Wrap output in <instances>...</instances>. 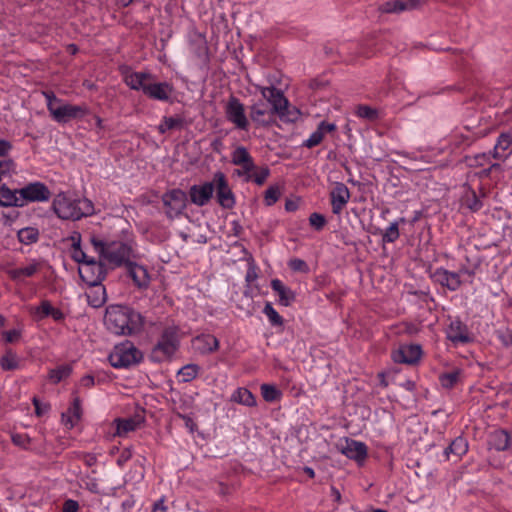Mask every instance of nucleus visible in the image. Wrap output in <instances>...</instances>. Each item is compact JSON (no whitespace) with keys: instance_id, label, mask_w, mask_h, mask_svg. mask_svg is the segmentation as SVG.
I'll use <instances>...</instances> for the list:
<instances>
[{"instance_id":"1","label":"nucleus","mask_w":512,"mask_h":512,"mask_svg":"<svg viewBox=\"0 0 512 512\" xmlns=\"http://www.w3.org/2000/svg\"><path fill=\"white\" fill-rule=\"evenodd\" d=\"M261 99L250 106V118L258 127H266L274 123L275 115L284 122H296L300 111L290 107L283 93L275 87L259 86Z\"/></svg>"},{"instance_id":"2","label":"nucleus","mask_w":512,"mask_h":512,"mask_svg":"<svg viewBox=\"0 0 512 512\" xmlns=\"http://www.w3.org/2000/svg\"><path fill=\"white\" fill-rule=\"evenodd\" d=\"M91 244L100 260L116 266L122 264L127 265L132 260H136L140 257L133 240L105 243L93 237L91 238Z\"/></svg>"},{"instance_id":"3","label":"nucleus","mask_w":512,"mask_h":512,"mask_svg":"<svg viewBox=\"0 0 512 512\" xmlns=\"http://www.w3.org/2000/svg\"><path fill=\"white\" fill-rule=\"evenodd\" d=\"M104 323L116 335H129L138 332L143 324L142 316L121 305H111L106 309Z\"/></svg>"},{"instance_id":"4","label":"nucleus","mask_w":512,"mask_h":512,"mask_svg":"<svg viewBox=\"0 0 512 512\" xmlns=\"http://www.w3.org/2000/svg\"><path fill=\"white\" fill-rule=\"evenodd\" d=\"M71 240V257L74 261L79 263L78 272L81 279L86 284H96L103 281L105 278V269L101 261H96L95 258L81 247V235L77 232L73 233L70 237Z\"/></svg>"},{"instance_id":"5","label":"nucleus","mask_w":512,"mask_h":512,"mask_svg":"<svg viewBox=\"0 0 512 512\" xmlns=\"http://www.w3.org/2000/svg\"><path fill=\"white\" fill-rule=\"evenodd\" d=\"M124 82L133 90L142 91L149 98L168 101L174 91L168 82H155L154 77L145 72L128 71L124 74Z\"/></svg>"},{"instance_id":"6","label":"nucleus","mask_w":512,"mask_h":512,"mask_svg":"<svg viewBox=\"0 0 512 512\" xmlns=\"http://www.w3.org/2000/svg\"><path fill=\"white\" fill-rule=\"evenodd\" d=\"M53 211L63 220H79L94 213V205L87 198H73L59 193L52 202Z\"/></svg>"},{"instance_id":"7","label":"nucleus","mask_w":512,"mask_h":512,"mask_svg":"<svg viewBox=\"0 0 512 512\" xmlns=\"http://www.w3.org/2000/svg\"><path fill=\"white\" fill-rule=\"evenodd\" d=\"M44 96L48 111L58 123H67L74 119H81L89 113L86 105H73L64 102L51 92H45Z\"/></svg>"},{"instance_id":"8","label":"nucleus","mask_w":512,"mask_h":512,"mask_svg":"<svg viewBox=\"0 0 512 512\" xmlns=\"http://www.w3.org/2000/svg\"><path fill=\"white\" fill-rule=\"evenodd\" d=\"M143 355L130 341H124L114 346L109 354V362L115 368H127L139 363Z\"/></svg>"},{"instance_id":"9","label":"nucleus","mask_w":512,"mask_h":512,"mask_svg":"<svg viewBox=\"0 0 512 512\" xmlns=\"http://www.w3.org/2000/svg\"><path fill=\"white\" fill-rule=\"evenodd\" d=\"M178 348L177 334L173 330H166L151 352V359L163 362L170 359Z\"/></svg>"},{"instance_id":"10","label":"nucleus","mask_w":512,"mask_h":512,"mask_svg":"<svg viewBox=\"0 0 512 512\" xmlns=\"http://www.w3.org/2000/svg\"><path fill=\"white\" fill-rule=\"evenodd\" d=\"M225 115L237 129L248 130L249 119L246 115L245 106L236 97H230L225 106Z\"/></svg>"},{"instance_id":"11","label":"nucleus","mask_w":512,"mask_h":512,"mask_svg":"<svg viewBox=\"0 0 512 512\" xmlns=\"http://www.w3.org/2000/svg\"><path fill=\"white\" fill-rule=\"evenodd\" d=\"M214 190H216L217 200L221 207L231 209L235 206V196L224 173L216 172L214 174Z\"/></svg>"},{"instance_id":"12","label":"nucleus","mask_w":512,"mask_h":512,"mask_svg":"<svg viewBox=\"0 0 512 512\" xmlns=\"http://www.w3.org/2000/svg\"><path fill=\"white\" fill-rule=\"evenodd\" d=\"M339 451L347 458L363 464L368 453L365 443L353 439H344L338 444Z\"/></svg>"},{"instance_id":"13","label":"nucleus","mask_w":512,"mask_h":512,"mask_svg":"<svg viewBox=\"0 0 512 512\" xmlns=\"http://www.w3.org/2000/svg\"><path fill=\"white\" fill-rule=\"evenodd\" d=\"M23 206L29 202H46L51 196L49 188L41 182H32L21 188Z\"/></svg>"},{"instance_id":"14","label":"nucleus","mask_w":512,"mask_h":512,"mask_svg":"<svg viewBox=\"0 0 512 512\" xmlns=\"http://www.w3.org/2000/svg\"><path fill=\"white\" fill-rule=\"evenodd\" d=\"M187 195L180 189H173L163 196V203L170 217L181 214L186 208Z\"/></svg>"},{"instance_id":"15","label":"nucleus","mask_w":512,"mask_h":512,"mask_svg":"<svg viewBox=\"0 0 512 512\" xmlns=\"http://www.w3.org/2000/svg\"><path fill=\"white\" fill-rule=\"evenodd\" d=\"M143 422L144 416L142 413H136L132 417L117 418L113 421L115 426L113 436L125 437L128 433L138 429Z\"/></svg>"},{"instance_id":"16","label":"nucleus","mask_w":512,"mask_h":512,"mask_svg":"<svg viewBox=\"0 0 512 512\" xmlns=\"http://www.w3.org/2000/svg\"><path fill=\"white\" fill-rule=\"evenodd\" d=\"M214 193V180L199 185H193L189 190L190 200L197 206L206 205Z\"/></svg>"},{"instance_id":"17","label":"nucleus","mask_w":512,"mask_h":512,"mask_svg":"<svg viewBox=\"0 0 512 512\" xmlns=\"http://www.w3.org/2000/svg\"><path fill=\"white\" fill-rule=\"evenodd\" d=\"M422 354L419 345H402L392 353V359L396 363L414 364Z\"/></svg>"},{"instance_id":"18","label":"nucleus","mask_w":512,"mask_h":512,"mask_svg":"<svg viewBox=\"0 0 512 512\" xmlns=\"http://www.w3.org/2000/svg\"><path fill=\"white\" fill-rule=\"evenodd\" d=\"M330 198L333 213L340 214L349 202L350 191L345 184L337 182L330 192Z\"/></svg>"},{"instance_id":"19","label":"nucleus","mask_w":512,"mask_h":512,"mask_svg":"<svg viewBox=\"0 0 512 512\" xmlns=\"http://www.w3.org/2000/svg\"><path fill=\"white\" fill-rule=\"evenodd\" d=\"M431 277L434 282L443 287H447L451 291L457 290L461 285L460 276L458 273L450 272L443 268H437Z\"/></svg>"},{"instance_id":"20","label":"nucleus","mask_w":512,"mask_h":512,"mask_svg":"<svg viewBox=\"0 0 512 512\" xmlns=\"http://www.w3.org/2000/svg\"><path fill=\"white\" fill-rule=\"evenodd\" d=\"M419 0H388L379 6L382 13H402L411 11L419 6Z\"/></svg>"},{"instance_id":"21","label":"nucleus","mask_w":512,"mask_h":512,"mask_svg":"<svg viewBox=\"0 0 512 512\" xmlns=\"http://www.w3.org/2000/svg\"><path fill=\"white\" fill-rule=\"evenodd\" d=\"M129 276L139 288H146L150 283V275L146 267L139 265L134 260L127 265Z\"/></svg>"},{"instance_id":"22","label":"nucleus","mask_w":512,"mask_h":512,"mask_svg":"<svg viewBox=\"0 0 512 512\" xmlns=\"http://www.w3.org/2000/svg\"><path fill=\"white\" fill-rule=\"evenodd\" d=\"M101 283L87 284L86 297L88 304L93 308L103 306L107 300L106 289Z\"/></svg>"},{"instance_id":"23","label":"nucleus","mask_w":512,"mask_h":512,"mask_svg":"<svg viewBox=\"0 0 512 512\" xmlns=\"http://www.w3.org/2000/svg\"><path fill=\"white\" fill-rule=\"evenodd\" d=\"M336 130L334 123L322 121L319 123L317 129L303 142V146L313 148L319 145L324 139L325 135Z\"/></svg>"},{"instance_id":"24","label":"nucleus","mask_w":512,"mask_h":512,"mask_svg":"<svg viewBox=\"0 0 512 512\" xmlns=\"http://www.w3.org/2000/svg\"><path fill=\"white\" fill-rule=\"evenodd\" d=\"M0 206L23 207L21 189H10L6 185L0 186Z\"/></svg>"},{"instance_id":"25","label":"nucleus","mask_w":512,"mask_h":512,"mask_svg":"<svg viewBox=\"0 0 512 512\" xmlns=\"http://www.w3.org/2000/svg\"><path fill=\"white\" fill-rule=\"evenodd\" d=\"M446 334L447 338L454 343H467L470 341L466 325L459 320L451 321Z\"/></svg>"},{"instance_id":"26","label":"nucleus","mask_w":512,"mask_h":512,"mask_svg":"<svg viewBox=\"0 0 512 512\" xmlns=\"http://www.w3.org/2000/svg\"><path fill=\"white\" fill-rule=\"evenodd\" d=\"M512 131L500 134L494 146L493 157L499 160H505L511 154Z\"/></svg>"},{"instance_id":"27","label":"nucleus","mask_w":512,"mask_h":512,"mask_svg":"<svg viewBox=\"0 0 512 512\" xmlns=\"http://www.w3.org/2000/svg\"><path fill=\"white\" fill-rule=\"evenodd\" d=\"M193 347L201 354H209L218 349L219 341L213 335L204 334L194 338Z\"/></svg>"},{"instance_id":"28","label":"nucleus","mask_w":512,"mask_h":512,"mask_svg":"<svg viewBox=\"0 0 512 512\" xmlns=\"http://www.w3.org/2000/svg\"><path fill=\"white\" fill-rule=\"evenodd\" d=\"M271 288L278 295V302L282 306H289L295 300L294 292L285 286L279 279L271 281Z\"/></svg>"},{"instance_id":"29","label":"nucleus","mask_w":512,"mask_h":512,"mask_svg":"<svg viewBox=\"0 0 512 512\" xmlns=\"http://www.w3.org/2000/svg\"><path fill=\"white\" fill-rule=\"evenodd\" d=\"M489 445L498 451L512 449V436L504 430L494 431L490 435Z\"/></svg>"},{"instance_id":"30","label":"nucleus","mask_w":512,"mask_h":512,"mask_svg":"<svg viewBox=\"0 0 512 512\" xmlns=\"http://www.w3.org/2000/svg\"><path fill=\"white\" fill-rule=\"evenodd\" d=\"M34 314L39 318L51 317L55 321H61L64 318L62 311L53 307L48 301H42L41 304L35 308Z\"/></svg>"},{"instance_id":"31","label":"nucleus","mask_w":512,"mask_h":512,"mask_svg":"<svg viewBox=\"0 0 512 512\" xmlns=\"http://www.w3.org/2000/svg\"><path fill=\"white\" fill-rule=\"evenodd\" d=\"M81 417V408L78 399H75L66 412L62 414V421L67 428H73Z\"/></svg>"},{"instance_id":"32","label":"nucleus","mask_w":512,"mask_h":512,"mask_svg":"<svg viewBox=\"0 0 512 512\" xmlns=\"http://www.w3.org/2000/svg\"><path fill=\"white\" fill-rule=\"evenodd\" d=\"M40 268L38 262H30L27 265L15 268L9 271V275L13 280L21 281L25 277L33 276Z\"/></svg>"},{"instance_id":"33","label":"nucleus","mask_w":512,"mask_h":512,"mask_svg":"<svg viewBox=\"0 0 512 512\" xmlns=\"http://www.w3.org/2000/svg\"><path fill=\"white\" fill-rule=\"evenodd\" d=\"M231 399H232V401H234L236 403H239V404H242L245 406H249V407H253L256 405V399H255L254 395L252 394V392L250 390H248L247 388H244V387L238 388L232 394Z\"/></svg>"},{"instance_id":"34","label":"nucleus","mask_w":512,"mask_h":512,"mask_svg":"<svg viewBox=\"0 0 512 512\" xmlns=\"http://www.w3.org/2000/svg\"><path fill=\"white\" fill-rule=\"evenodd\" d=\"M405 222H406V219L403 218V217L398 219V220H395L394 222H392L386 228L384 233L382 234L383 242H386V243H393V242H395L399 238V236H400L399 225L400 224H404Z\"/></svg>"},{"instance_id":"35","label":"nucleus","mask_w":512,"mask_h":512,"mask_svg":"<svg viewBox=\"0 0 512 512\" xmlns=\"http://www.w3.org/2000/svg\"><path fill=\"white\" fill-rule=\"evenodd\" d=\"M468 451V444L462 437H457L448 448L445 450V455L449 458L450 454H454L457 457H461Z\"/></svg>"},{"instance_id":"36","label":"nucleus","mask_w":512,"mask_h":512,"mask_svg":"<svg viewBox=\"0 0 512 512\" xmlns=\"http://www.w3.org/2000/svg\"><path fill=\"white\" fill-rule=\"evenodd\" d=\"M200 371L196 364H187L178 371V377L182 382H189L195 379Z\"/></svg>"},{"instance_id":"37","label":"nucleus","mask_w":512,"mask_h":512,"mask_svg":"<svg viewBox=\"0 0 512 512\" xmlns=\"http://www.w3.org/2000/svg\"><path fill=\"white\" fill-rule=\"evenodd\" d=\"M261 394L265 401L274 402L280 399L281 392L276 386L270 384L261 385Z\"/></svg>"},{"instance_id":"38","label":"nucleus","mask_w":512,"mask_h":512,"mask_svg":"<svg viewBox=\"0 0 512 512\" xmlns=\"http://www.w3.org/2000/svg\"><path fill=\"white\" fill-rule=\"evenodd\" d=\"M181 126H182V120L180 118L164 117L158 126V130L161 134H164L167 131H170L173 129H178Z\"/></svg>"},{"instance_id":"39","label":"nucleus","mask_w":512,"mask_h":512,"mask_svg":"<svg viewBox=\"0 0 512 512\" xmlns=\"http://www.w3.org/2000/svg\"><path fill=\"white\" fill-rule=\"evenodd\" d=\"M252 159L249 152L245 147H237L231 154V162L234 165L240 166L241 164H245V162H249Z\"/></svg>"},{"instance_id":"40","label":"nucleus","mask_w":512,"mask_h":512,"mask_svg":"<svg viewBox=\"0 0 512 512\" xmlns=\"http://www.w3.org/2000/svg\"><path fill=\"white\" fill-rule=\"evenodd\" d=\"M263 313L267 316L269 322L273 326H281L283 324V318L274 309L271 303L267 302L264 306Z\"/></svg>"},{"instance_id":"41","label":"nucleus","mask_w":512,"mask_h":512,"mask_svg":"<svg viewBox=\"0 0 512 512\" xmlns=\"http://www.w3.org/2000/svg\"><path fill=\"white\" fill-rule=\"evenodd\" d=\"M71 373V368L70 366L68 365H61L53 370L50 371L49 373V379L53 382V383H58L60 382L61 380L65 379L66 377H68Z\"/></svg>"},{"instance_id":"42","label":"nucleus","mask_w":512,"mask_h":512,"mask_svg":"<svg viewBox=\"0 0 512 512\" xmlns=\"http://www.w3.org/2000/svg\"><path fill=\"white\" fill-rule=\"evenodd\" d=\"M0 365L4 370H13L18 367V358L16 354L8 351L0 359Z\"/></svg>"},{"instance_id":"43","label":"nucleus","mask_w":512,"mask_h":512,"mask_svg":"<svg viewBox=\"0 0 512 512\" xmlns=\"http://www.w3.org/2000/svg\"><path fill=\"white\" fill-rule=\"evenodd\" d=\"M16 166L13 160H0V182L15 173Z\"/></svg>"},{"instance_id":"44","label":"nucleus","mask_w":512,"mask_h":512,"mask_svg":"<svg viewBox=\"0 0 512 512\" xmlns=\"http://www.w3.org/2000/svg\"><path fill=\"white\" fill-rule=\"evenodd\" d=\"M18 237L22 243L30 244L37 240L38 233L34 228H24L19 231Z\"/></svg>"},{"instance_id":"45","label":"nucleus","mask_w":512,"mask_h":512,"mask_svg":"<svg viewBox=\"0 0 512 512\" xmlns=\"http://www.w3.org/2000/svg\"><path fill=\"white\" fill-rule=\"evenodd\" d=\"M356 115L360 118L373 121V120L377 119L378 112H377V110H375L369 106L361 105V106L357 107Z\"/></svg>"},{"instance_id":"46","label":"nucleus","mask_w":512,"mask_h":512,"mask_svg":"<svg viewBox=\"0 0 512 512\" xmlns=\"http://www.w3.org/2000/svg\"><path fill=\"white\" fill-rule=\"evenodd\" d=\"M280 198V190L276 186L269 187L264 195V201L267 206H272Z\"/></svg>"},{"instance_id":"47","label":"nucleus","mask_w":512,"mask_h":512,"mask_svg":"<svg viewBox=\"0 0 512 512\" xmlns=\"http://www.w3.org/2000/svg\"><path fill=\"white\" fill-rule=\"evenodd\" d=\"M270 171L267 167L261 168L259 170H254L251 180H253L257 185H262L268 178Z\"/></svg>"},{"instance_id":"48","label":"nucleus","mask_w":512,"mask_h":512,"mask_svg":"<svg viewBox=\"0 0 512 512\" xmlns=\"http://www.w3.org/2000/svg\"><path fill=\"white\" fill-rule=\"evenodd\" d=\"M309 223L316 230H321L326 223V219L322 214L312 213L309 217Z\"/></svg>"},{"instance_id":"49","label":"nucleus","mask_w":512,"mask_h":512,"mask_svg":"<svg viewBox=\"0 0 512 512\" xmlns=\"http://www.w3.org/2000/svg\"><path fill=\"white\" fill-rule=\"evenodd\" d=\"M241 170H238V175L245 176L247 180H250L254 170L255 164L253 159H250L249 162H245V164H241Z\"/></svg>"},{"instance_id":"50","label":"nucleus","mask_w":512,"mask_h":512,"mask_svg":"<svg viewBox=\"0 0 512 512\" xmlns=\"http://www.w3.org/2000/svg\"><path fill=\"white\" fill-rule=\"evenodd\" d=\"M21 334H22V330L20 328H14L9 331H4L2 333L4 339L7 343L17 342L20 339Z\"/></svg>"},{"instance_id":"51","label":"nucleus","mask_w":512,"mask_h":512,"mask_svg":"<svg viewBox=\"0 0 512 512\" xmlns=\"http://www.w3.org/2000/svg\"><path fill=\"white\" fill-rule=\"evenodd\" d=\"M12 442L22 448H27L30 443V437L27 434L12 435Z\"/></svg>"},{"instance_id":"52","label":"nucleus","mask_w":512,"mask_h":512,"mask_svg":"<svg viewBox=\"0 0 512 512\" xmlns=\"http://www.w3.org/2000/svg\"><path fill=\"white\" fill-rule=\"evenodd\" d=\"M79 508V503L76 500L67 499L62 505L61 512H78Z\"/></svg>"},{"instance_id":"53","label":"nucleus","mask_w":512,"mask_h":512,"mask_svg":"<svg viewBox=\"0 0 512 512\" xmlns=\"http://www.w3.org/2000/svg\"><path fill=\"white\" fill-rule=\"evenodd\" d=\"M457 379H458V373L457 372L445 374V375H443L440 378L441 384L444 387H451V386H453L454 383L457 381Z\"/></svg>"},{"instance_id":"54","label":"nucleus","mask_w":512,"mask_h":512,"mask_svg":"<svg viewBox=\"0 0 512 512\" xmlns=\"http://www.w3.org/2000/svg\"><path fill=\"white\" fill-rule=\"evenodd\" d=\"M289 267L294 271H301V272L307 271L306 263L299 258L291 259L289 261Z\"/></svg>"},{"instance_id":"55","label":"nucleus","mask_w":512,"mask_h":512,"mask_svg":"<svg viewBox=\"0 0 512 512\" xmlns=\"http://www.w3.org/2000/svg\"><path fill=\"white\" fill-rule=\"evenodd\" d=\"M33 403L35 405V412H36L37 416H42L48 412V410H49L48 404H42L36 398H34Z\"/></svg>"},{"instance_id":"56","label":"nucleus","mask_w":512,"mask_h":512,"mask_svg":"<svg viewBox=\"0 0 512 512\" xmlns=\"http://www.w3.org/2000/svg\"><path fill=\"white\" fill-rule=\"evenodd\" d=\"M12 149V144L4 139H0V157L6 156Z\"/></svg>"},{"instance_id":"57","label":"nucleus","mask_w":512,"mask_h":512,"mask_svg":"<svg viewBox=\"0 0 512 512\" xmlns=\"http://www.w3.org/2000/svg\"><path fill=\"white\" fill-rule=\"evenodd\" d=\"M168 507L165 505L164 498L157 500L152 507V512H167Z\"/></svg>"},{"instance_id":"58","label":"nucleus","mask_w":512,"mask_h":512,"mask_svg":"<svg viewBox=\"0 0 512 512\" xmlns=\"http://www.w3.org/2000/svg\"><path fill=\"white\" fill-rule=\"evenodd\" d=\"M135 505V499L130 497L122 502V507L124 510H130Z\"/></svg>"},{"instance_id":"59","label":"nucleus","mask_w":512,"mask_h":512,"mask_svg":"<svg viewBox=\"0 0 512 512\" xmlns=\"http://www.w3.org/2000/svg\"><path fill=\"white\" fill-rule=\"evenodd\" d=\"M82 383L85 386H90L94 384V379L91 376H86L82 379Z\"/></svg>"},{"instance_id":"60","label":"nucleus","mask_w":512,"mask_h":512,"mask_svg":"<svg viewBox=\"0 0 512 512\" xmlns=\"http://www.w3.org/2000/svg\"><path fill=\"white\" fill-rule=\"evenodd\" d=\"M303 472H304L305 474H307V476H308L309 478H314V476H315V472H314V470H313L311 467H307V466H306V467H304V468H303Z\"/></svg>"},{"instance_id":"61","label":"nucleus","mask_w":512,"mask_h":512,"mask_svg":"<svg viewBox=\"0 0 512 512\" xmlns=\"http://www.w3.org/2000/svg\"><path fill=\"white\" fill-rule=\"evenodd\" d=\"M402 386L407 390H413L415 384L412 381H406L405 383L402 384Z\"/></svg>"},{"instance_id":"62","label":"nucleus","mask_w":512,"mask_h":512,"mask_svg":"<svg viewBox=\"0 0 512 512\" xmlns=\"http://www.w3.org/2000/svg\"><path fill=\"white\" fill-rule=\"evenodd\" d=\"M94 120H95V123H96V126L99 128V129H102L103 128V122H102V119L99 117V116H94Z\"/></svg>"},{"instance_id":"63","label":"nucleus","mask_w":512,"mask_h":512,"mask_svg":"<svg viewBox=\"0 0 512 512\" xmlns=\"http://www.w3.org/2000/svg\"><path fill=\"white\" fill-rule=\"evenodd\" d=\"M285 207H286V210L290 211V210H294L296 206L293 202L288 201V202H286Z\"/></svg>"},{"instance_id":"64","label":"nucleus","mask_w":512,"mask_h":512,"mask_svg":"<svg viewBox=\"0 0 512 512\" xmlns=\"http://www.w3.org/2000/svg\"><path fill=\"white\" fill-rule=\"evenodd\" d=\"M480 207H481V204L478 200H475V202L472 205H470V208L473 210H478Z\"/></svg>"}]
</instances>
